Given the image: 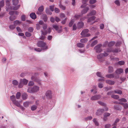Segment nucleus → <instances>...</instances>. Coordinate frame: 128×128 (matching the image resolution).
I'll return each mask as SVG.
<instances>
[{"instance_id":"25","label":"nucleus","mask_w":128,"mask_h":128,"mask_svg":"<svg viewBox=\"0 0 128 128\" xmlns=\"http://www.w3.org/2000/svg\"><path fill=\"white\" fill-rule=\"evenodd\" d=\"M93 121L96 126H98L99 124L98 122L97 118H94L93 120Z\"/></svg>"},{"instance_id":"9","label":"nucleus","mask_w":128,"mask_h":128,"mask_svg":"<svg viewBox=\"0 0 128 128\" xmlns=\"http://www.w3.org/2000/svg\"><path fill=\"white\" fill-rule=\"evenodd\" d=\"M46 96L48 98H51L52 97V93L51 90H48L46 93Z\"/></svg>"},{"instance_id":"21","label":"nucleus","mask_w":128,"mask_h":128,"mask_svg":"<svg viewBox=\"0 0 128 128\" xmlns=\"http://www.w3.org/2000/svg\"><path fill=\"white\" fill-rule=\"evenodd\" d=\"M22 97L23 100H25L27 98L28 95L26 94L24 92L23 93L22 95Z\"/></svg>"},{"instance_id":"7","label":"nucleus","mask_w":128,"mask_h":128,"mask_svg":"<svg viewBox=\"0 0 128 128\" xmlns=\"http://www.w3.org/2000/svg\"><path fill=\"white\" fill-rule=\"evenodd\" d=\"M102 46L101 44H98L95 46L94 48V49L96 51V52L99 53L102 52V49L101 47Z\"/></svg>"},{"instance_id":"40","label":"nucleus","mask_w":128,"mask_h":128,"mask_svg":"<svg viewBox=\"0 0 128 128\" xmlns=\"http://www.w3.org/2000/svg\"><path fill=\"white\" fill-rule=\"evenodd\" d=\"M74 20H73L72 19L71 20L69 24V26L70 27H71L72 26V25L74 23Z\"/></svg>"},{"instance_id":"61","label":"nucleus","mask_w":128,"mask_h":128,"mask_svg":"<svg viewBox=\"0 0 128 128\" xmlns=\"http://www.w3.org/2000/svg\"><path fill=\"white\" fill-rule=\"evenodd\" d=\"M34 84V83L32 81H30L28 84V85L29 86H32Z\"/></svg>"},{"instance_id":"36","label":"nucleus","mask_w":128,"mask_h":128,"mask_svg":"<svg viewBox=\"0 0 128 128\" xmlns=\"http://www.w3.org/2000/svg\"><path fill=\"white\" fill-rule=\"evenodd\" d=\"M111 97L112 98L115 99H117L119 98V96L117 95L112 94L111 95Z\"/></svg>"},{"instance_id":"28","label":"nucleus","mask_w":128,"mask_h":128,"mask_svg":"<svg viewBox=\"0 0 128 128\" xmlns=\"http://www.w3.org/2000/svg\"><path fill=\"white\" fill-rule=\"evenodd\" d=\"M37 108V106L35 105H32L31 107V109L32 111L36 110Z\"/></svg>"},{"instance_id":"46","label":"nucleus","mask_w":128,"mask_h":128,"mask_svg":"<svg viewBox=\"0 0 128 128\" xmlns=\"http://www.w3.org/2000/svg\"><path fill=\"white\" fill-rule=\"evenodd\" d=\"M12 84L16 86L18 84V82L16 80H14L12 82Z\"/></svg>"},{"instance_id":"10","label":"nucleus","mask_w":128,"mask_h":128,"mask_svg":"<svg viewBox=\"0 0 128 128\" xmlns=\"http://www.w3.org/2000/svg\"><path fill=\"white\" fill-rule=\"evenodd\" d=\"M104 111L103 109H99L98 110L96 113V115L97 116H99L101 115Z\"/></svg>"},{"instance_id":"18","label":"nucleus","mask_w":128,"mask_h":128,"mask_svg":"<svg viewBox=\"0 0 128 128\" xmlns=\"http://www.w3.org/2000/svg\"><path fill=\"white\" fill-rule=\"evenodd\" d=\"M96 18L95 16H93L88 18V22H91L93 21Z\"/></svg>"},{"instance_id":"8","label":"nucleus","mask_w":128,"mask_h":128,"mask_svg":"<svg viewBox=\"0 0 128 128\" xmlns=\"http://www.w3.org/2000/svg\"><path fill=\"white\" fill-rule=\"evenodd\" d=\"M100 95H96L92 96L90 98V100H96L100 99Z\"/></svg>"},{"instance_id":"33","label":"nucleus","mask_w":128,"mask_h":128,"mask_svg":"<svg viewBox=\"0 0 128 128\" xmlns=\"http://www.w3.org/2000/svg\"><path fill=\"white\" fill-rule=\"evenodd\" d=\"M13 103L17 106H20V104L18 101H16V100L13 102Z\"/></svg>"},{"instance_id":"24","label":"nucleus","mask_w":128,"mask_h":128,"mask_svg":"<svg viewBox=\"0 0 128 128\" xmlns=\"http://www.w3.org/2000/svg\"><path fill=\"white\" fill-rule=\"evenodd\" d=\"M21 23V22L18 20H16L14 22V24L16 26L20 24Z\"/></svg>"},{"instance_id":"29","label":"nucleus","mask_w":128,"mask_h":128,"mask_svg":"<svg viewBox=\"0 0 128 128\" xmlns=\"http://www.w3.org/2000/svg\"><path fill=\"white\" fill-rule=\"evenodd\" d=\"M88 40L87 38H84L80 40V42L82 43H84L86 42Z\"/></svg>"},{"instance_id":"34","label":"nucleus","mask_w":128,"mask_h":128,"mask_svg":"<svg viewBox=\"0 0 128 128\" xmlns=\"http://www.w3.org/2000/svg\"><path fill=\"white\" fill-rule=\"evenodd\" d=\"M98 43V41L97 40H94L91 44L90 46L92 47L94 46L96 44Z\"/></svg>"},{"instance_id":"54","label":"nucleus","mask_w":128,"mask_h":128,"mask_svg":"<svg viewBox=\"0 0 128 128\" xmlns=\"http://www.w3.org/2000/svg\"><path fill=\"white\" fill-rule=\"evenodd\" d=\"M112 89V88L111 87H106L104 88V90L105 91H107L109 90H110Z\"/></svg>"},{"instance_id":"31","label":"nucleus","mask_w":128,"mask_h":128,"mask_svg":"<svg viewBox=\"0 0 128 128\" xmlns=\"http://www.w3.org/2000/svg\"><path fill=\"white\" fill-rule=\"evenodd\" d=\"M115 44V42L114 41H111L108 44V47H111L114 45Z\"/></svg>"},{"instance_id":"53","label":"nucleus","mask_w":128,"mask_h":128,"mask_svg":"<svg viewBox=\"0 0 128 128\" xmlns=\"http://www.w3.org/2000/svg\"><path fill=\"white\" fill-rule=\"evenodd\" d=\"M59 6L60 8L62 9L63 10H64L66 9V7L65 6L60 4L59 5Z\"/></svg>"},{"instance_id":"47","label":"nucleus","mask_w":128,"mask_h":128,"mask_svg":"<svg viewBox=\"0 0 128 128\" xmlns=\"http://www.w3.org/2000/svg\"><path fill=\"white\" fill-rule=\"evenodd\" d=\"M25 35L27 37H29L31 36L32 34L28 32H26L25 33Z\"/></svg>"},{"instance_id":"38","label":"nucleus","mask_w":128,"mask_h":128,"mask_svg":"<svg viewBox=\"0 0 128 128\" xmlns=\"http://www.w3.org/2000/svg\"><path fill=\"white\" fill-rule=\"evenodd\" d=\"M96 75L98 76L99 77L101 78H104L102 76V74H101L100 72H97L96 73Z\"/></svg>"},{"instance_id":"32","label":"nucleus","mask_w":128,"mask_h":128,"mask_svg":"<svg viewBox=\"0 0 128 128\" xmlns=\"http://www.w3.org/2000/svg\"><path fill=\"white\" fill-rule=\"evenodd\" d=\"M77 46L79 48H82L84 46V44L79 43L77 44Z\"/></svg>"},{"instance_id":"37","label":"nucleus","mask_w":128,"mask_h":128,"mask_svg":"<svg viewBox=\"0 0 128 128\" xmlns=\"http://www.w3.org/2000/svg\"><path fill=\"white\" fill-rule=\"evenodd\" d=\"M113 71V68L111 66H109L108 67V72L110 73L112 72Z\"/></svg>"},{"instance_id":"43","label":"nucleus","mask_w":128,"mask_h":128,"mask_svg":"<svg viewBox=\"0 0 128 128\" xmlns=\"http://www.w3.org/2000/svg\"><path fill=\"white\" fill-rule=\"evenodd\" d=\"M114 2L117 6H120V3L119 0H116Z\"/></svg>"},{"instance_id":"63","label":"nucleus","mask_w":128,"mask_h":128,"mask_svg":"<svg viewBox=\"0 0 128 128\" xmlns=\"http://www.w3.org/2000/svg\"><path fill=\"white\" fill-rule=\"evenodd\" d=\"M54 5H52V6H50V8L51 10L53 12L54 10Z\"/></svg>"},{"instance_id":"14","label":"nucleus","mask_w":128,"mask_h":128,"mask_svg":"<svg viewBox=\"0 0 128 128\" xmlns=\"http://www.w3.org/2000/svg\"><path fill=\"white\" fill-rule=\"evenodd\" d=\"M20 82L24 85L26 84L28 82V80L26 79H21Z\"/></svg>"},{"instance_id":"41","label":"nucleus","mask_w":128,"mask_h":128,"mask_svg":"<svg viewBox=\"0 0 128 128\" xmlns=\"http://www.w3.org/2000/svg\"><path fill=\"white\" fill-rule=\"evenodd\" d=\"M4 5V0H2L0 2V7H2Z\"/></svg>"},{"instance_id":"49","label":"nucleus","mask_w":128,"mask_h":128,"mask_svg":"<svg viewBox=\"0 0 128 128\" xmlns=\"http://www.w3.org/2000/svg\"><path fill=\"white\" fill-rule=\"evenodd\" d=\"M44 10V7L43 6H40L38 8V10L40 12L43 11Z\"/></svg>"},{"instance_id":"4","label":"nucleus","mask_w":128,"mask_h":128,"mask_svg":"<svg viewBox=\"0 0 128 128\" xmlns=\"http://www.w3.org/2000/svg\"><path fill=\"white\" fill-rule=\"evenodd\" d=\"M108 55V54L107 53L104 52V53H100L98 55L97 58L99 60L102 62L103 60V58L104 57L107 56Z\"/></svg>"},{"instance_id":"58","label":"nucleus","mask_w":128,"mask_h":128,"mask_svg":"<svg viewBox=\"0 0 128 128\" xmlns=\"http://www.w3.org/2000/svg\"><path fill=\"white\" fill-rule=\"evenodd\" d=\"M118 64H119L120 65H122L124 64V61H119Z\"/></svg>"},{"instance_id":"35","label":"nucleus","mask_w":128,"mask_h":128,"mask_svg":"<svg viewBox=\"0 0 128 128\" xmlns=\"http://www.w3.org/2000/svg\"><path fill=\"white\" fill-rule=\"evenodd\" d=\"M122 105L125 109H126L128 108V104L126 103L124 104L121 103V104Z\"/></svg>"},{"instance_id":"60","label":"nucleus","mask_w":128,"mask_h":128,"mask_svg":"<svg viewBox=\"0 0 128 128\" xmlns=\"http://www.w3.org/2000/svg\"><path fill=\"white\" fill-rule=\"evenodd\" d=\"M77 27L76 24H73L72 27V30H76Z\"/></svg>"},{"instance_id":"12","label":"nucleus","mask_w":128,"mask_h":128,"mask_svg":"<svg viewBox=\"0 0 128 128\" xmlns=\"http://www.w3.org/2000/svg\"><path fill=\"white\" fill-rule=\"evenodd\" d=\"M106 83L111 85H114L115 83L114 81L110 80H106Z\"/></svg>"},{"instance_id":"17","label":"nucleus","mask_w":128,"mask_h":128,"mask_svg":"<svg viewBox=\"0 0 128 128\" xmlns=\"http://www.w3.org/2000/svg\"><path fill=\"white\" fill-rule=\"evenodd\" d=\"M96 13V12L95 10H93L88 14V16L94 15Z\"/></svg>"},{"instance_id":"1","label":"nucleus","mask_w":128,"mask_h":128,"mask_svg":"<svg viewBox=\"0 0 128 128\" xmlns=\"http://www.w3.org/2000/svg\"><path fill=\"white\" fill-rule=\"evenodd\" d=\"M6 10L8 12L10 10H17L18 9L20 6V5L16 6H11L10 2L8 0H6Z\"/></svg>"},{"instance_id":"62","label":"nucleus","mask_w":128,"mask_h":128,"mask_svg":"<svg viewBox=\"0 0 128 128\" xmlns=\"http://www.w3.org/2000/svg\"><path fill=\"white\" fill-rule=\"evenodd\" d=\"M33 28L32 27H30L28 29V30L30 32H33Z\"/></svg>"},{"instance_id":"20","label":"nucleus","mask_w":128,"mask_h":128,"mask_svg":"<svg viewBox=\"0 0 128 128\" xmlns=\"http://www.w3.org/2000/svg\"><path fill=\"white\" fill-rule=\"evenodd\" d=\"M106 77L109 78H113L114 77V74H109L106 75Z\"/></svg>"},{"instance_id":"51","label":"nucleus","mask_w":128,"mask_h":128,"mask_svg":"<svg viewBox=\"0 0 128 128\" xmlns=\"http://www.w3.org/2000/svg\"><path fill=\"white\" fill-rule=\"evenodd\" d=\"M98 102L99 104L102 106H106V104L102 102L101 101H98Z\"/></svg>"},{"instance_id":"27","label":"nucleus","mask_w":128,"mask_h":128,"mask_svg":"<svg viewBox=\"0 0 128 128\" xmlns=\"http://www.w3.org/2000/svg\"><path fill=\"white\" fill-rule=\"evenodd\" d=\"M10 98V100L12 102L16 100L15 96L14 95L11 96Z\"/></svg>"},{"instance_id":"16","label":"nucleus","mask_w":128,"mask_h":128,"mask_svg":"<svg viewBox=\"0 0 128 128\" xmlns=\"http://www.w3.org/2000/svg\"><path fill=\"white\" fill-rule=\"evenodd\" d=\"M31 102H26L24 103V106L26 108L28 107L29 105L31 104Z\"/></svg>"},{"instance_id":"19","label":"nucleus","mask_w":128,"mask_h":128,"mask_svg":"<svg viewBox=\"0 0 128 128\" xmlns=\"http://www.w3.org/2000/svg\"><path fill=\"white\" fill-rule=\"evenodd\" d=\"M88 0H82V2L83 3V4L81 6V7L82 8H83L86 6L87 4L86 2L88 1Z\"/></svg>"},{"instance_id":"39","label":"nucleus","mask_w":128,"mask_h":128,"mask_svg":"<svg viewBox=\"0 0 128 128\" xmlns=\"http://www.w3.org/2000/svg\"><path fill=\"white\" fill-rule=\"evenodd\" d=\"M119 48H115L112 50V52H120Z\"/></svg>"},{"instance_id":"3","label":"nucleus","mask_w":128,"mask_h":128,"mask_svg":"<svg viewBox=\"0 0 128 128\" xmlns=\"http://www.w3.org/2000/svg\"><path fill=\"white\" fill-rule=\"evenodd\" d=\"M46 45V43L44 42L43 41H39L37 44V45L38 46L43 48V49L44 50L48 49Z\"/></svg>"},{"instance_id":"42","label":"nucleus","mask_w":128,"mask_h":128,"mask_svg":"<svg viewBox=\"0 0 128 128\" xmlns=\"http://www.w3.org/2000/svg\"><path fill=\"white\" fill-rule=\"evenodd\" d=\"M43 19L45 22L47 20V18L46 15V14H43L42 16Z\"/></svg>"},{"instance_id":"52","label":"nucleus","mask_w":128,"mask_h":128,"mask_svg":"<svg viewBox=\"0 0 128 128\" xmlns=\"http://www.w3.org/2000/svg\"><path fill=\"white\" fill-rule=\"evenodd\" d=\"M53 27L56 30H57L58 29V26L56 25H53Z\"/></svg>"},{"instance_id":"11","label":"nucleus","mask_w":128,"mask_h":128,"mask_svg":"<svg viewBox=\"0 0 128 128\" xmlns=\"http://www.w3.org/2000/svg\"><path fill=\"white\" fill-rule=\"evenodd\" d=\"M84 25V23L82 22H79L77 24V28L78 29H80L83 27Z\"/></svg>"},{"instance_id":"15","label":"nucleus","mask_w":128,"mask_h":128,"mask_svg":"<svg viewBox=\"0 0 128 128\" xmlns=\"http://www.w3.org/2000/svg\"><path fill=\"white\" fill-rule=\"evenodd\" d=\"M89 10V8L88 7L84 8L82 11L81 13L82 14L86 13Z\"/></svg>"},{"instance_id":"30","label":"nucleus","mask_w":128,"mask_h":128,"mask_svg":"<svg viewBox=\"0 0 128 128\" xmlns=\"http://www.w3.org/2000/svg\"><path fill=\"white\" fill-rule=\"evenodd\" d=\"M114 108L116 110H120L121 108L120 106L118 105H115L114 106Z\"/></svg>"},{"instance_id":"22","label":"nucleus","mask_w":128,"mask_h":128,"mask_svg":"<svg viewBox=\"0 0 128 128\" xmlns=\"http://www.w3.org/2000/svg\"><path fill=\"white\" fill-rule=\"evenodd\" d=\"M30 17L33 19H34L36 18V15L34 13H32L30 14Z\"/></svg>"},{"instance_id":"48","label":"nucleus","mask_w":128,"mask_h":128,"mask_svg":"<svg viewBox=\"0 0 128 128\" xmlns=\"http://www.w3.org/2000/svg\"><path fill=\"white\" fill-rule=\"evenodd\" d=\"M16 18V17L14 16H12L10 17L9 18L10 20L13 21Z\"/></svg>"},{"instance_id":"6","label":"nucleus","mask_w":128,"mask_h":128,"mask_svg":"<svg viewBox=\"0 0 128 128\" xmlns=\"http://www.w3.org/2000/svg\"><path fill=\"white\" fill-rule=\"evenodd\" d=\"M88 31L89 30L88 29H86L82 31L80 34L83 37L89 36H90V34H87L88 32Z\"/></svg>"},{"instance_id":"23","label":"nucleus","mask_w":128,"mask_h":128,"mask_svg":"<svg viewBox=\"0 0 128 128\" xmlns=\"http://www.w3.org/2000/svg\"><path fill=\"white\" fill-rule=\"evenodd\" d=\"M12 2V4L13 5L15 6H16L18 3V0H13Z\"/></svg>"},{"instance_id":"45","label":"nucleus","mask_w":128,"mask_h":128,"mask_svg":"<svg viewBox=\"0 0 128 128\" xmlns=\"http://www.w3.org/2000/svg\"><path fill=\"white\" fill-rule=\"evenodd\" d=\"M20 96V92H18L16 95V97L17 99H19Z\"/></svg>"},{"instance_id":"59","label":"nucleus","mask_w":128,"mask_h":128,"mask_svg":"<svg viewBox=\"0 0 128 128\" xmlns=\"http://www.w3.org/2000/svg\"><path fill=\"white\" fill-rule=\"evenodd\" d=\"M119 119L118 118H117L115 121L112 124V126H114L117 123L119 122Z\"/></svg>"},{"instance_id":"2","label":"nucleus","mask_w":128,"mask_h":128,"mask_svg":"<svg viewBox=\"0 0 128 128\" xmlns=\"http://www.w3.org/2000/svg\"><path fill=\"white\" fill-rule=\"evenodd\" d=\"M39 87L36 86H34L33 87L28 88L27 92L28 93L32 94L38 92L39 90Z\"/></svg>"},{"instance_id":"55","label":"nucleus","mask_w":128,"mask_h":128,"mask_svg":"<svg viewBox=\"0 0 128 128\" xmlns=\"http://www.w3.org/2000/svg\"><path fill=\"white\" fill-rule=\"evenodd\" d=\"M9 28L11 30H12L16 28V26L14 25H11L9 26Z\"/></svg>"},{"instance_id":"5","label":"nucleus","mask_w":128,"mask_h":128,"mask_svg":"<svg viewBox=\"0 0 128 128\" xmlns=\"http://www.w3.org/2000/svg\"><path fill=\"white\" fill-rule=\"evenodd\" d=\"M38 74L37 73H35L34 74V76H32L31 77L32 80H34L35 82H37L40 85L41 84V80L39 78H37L36 76L38 75Z\"/></svg>"},{"instance_id":"57","label":"nucleus","mask_w":128,"mask_h":128,"mask_svg":"<svg viewBox=\"0 0 128 128\" xmlns=\"http://www.w3.org/2000/svg\"><path fill=\"white\" fill-rule=\"evenodd\" d=\"M96 2V0H90L89 2L90 4H93Z\"/></svg>"},{"instance_id":"50","label":"nucleus","mask_w":128,"mask_h":128,"mask_svg":"<svg viewBox=\"0 0 128 128\" xmlns=\"http://www.w3.org/2000/svg\"><path fill=\"white\" fill-rule=\"evenodd\" d=\"M92 116H88V117L86 118H85V120H92Z\"/></svg>"},{"instance_id":"56","label":"nucleus","mask_w":128,"mask_h":128,"mask_svg":"<svg viewBox=\"0 0 128 128\" xmlns=\"http://www.w3.org/2000/svg\"><path fill=\"white\" fill-rule=\"evenodd\" d=\"M119 100L121 102H126L127 100L126 99L124 98H122Z\"/></svg>"},{"instance_id":"64","label":"nucleus","mask_w":128,"mask_h":128,"mask_svg":"<svg viewBox=\"0 0 128 128\" xmlns=\"http://www.w3.org/2000/svg\"><path fill=\"white\" fill-rule=\"evenodd\" d=\"M42 34L44 35H45L48 34V32L47 31H43L42 30L41 31Z\"/></svg>"},{"instance_id":"26","label":"nucleus","mask_w":128,"mask_h":128,"mask_svg":"<svg viewBox=\"0 0 128 128\" xmlns=\"http://www.w3.org/2000/svg\"><path fill=\"white\" fill-rule=\"evenodd\" d=\"M115 93L120 94H122V92L120 90H116L114 91Z\"/></svg>"},{"instance_id":"13","label":"nucleus","mask_w":128,"mask_h":128,"mask_svg":"<svg viewBox=\"0 0 128 128\" xmlns=\"http://www.w3.org/2000/svg\"><path fill=\"white\" fill-rule=\"evenodd\" d=\"M123 72V70L122 68H118L116 71V72L118 74H120Z\"/></svg>"},{"instance_id":"44","label":"nucleus","mask_w":128,"mask_h":128,"mask_svg":"<svg viewBox=\"0 0 128 128\" xmlns=\"http://www.w3.org/2000/svg\"><path fill=\"white\" fill-rule=\"evenodd\" d=\"M46 12L48 14L51 15L52 14V12L50 11L48 8H46Z\"/></svg>"}]
</instances>
